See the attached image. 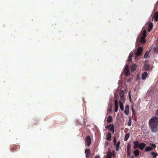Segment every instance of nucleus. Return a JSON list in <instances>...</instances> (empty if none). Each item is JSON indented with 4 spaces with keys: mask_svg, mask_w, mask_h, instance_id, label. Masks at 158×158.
I'll list each match as a JSON object with an SVG mask.
<instances>
[{
    "mask_svg": "<svg viewBox=\"0 0 158 158\" xmlns=\"http://www.w3.org/2000/svg\"><path fill=\"white\" fill-rule=\"evenodd\" d=\"M148 123L152 131L154 132H156L158 130V117L153 116L149 120Z\"/></svg>",
    "mask_w": 158,
    "mask_h": 158,
    "instance_id": "nucleus-1",
    "label": "nucleus"
},
{
    "mask_svg": "<svg viewBox=\"0 0 158 158\" xmlns=\"http://www.w3.org/2000/svg\"><path fill=\"white\" fill-rule=\"evenodd\" d=\"M116 137L115 136H114V140L113 143L114 145L116 146V149L117 151H118L119 148L120 142L119 141H118L117 143H116Z\"/></svg>",
    "mask_w": 158,
    "mask_h": 158,
    "instance_id": "nucleus-2",
    "label": "nucleus"
},
{
    "mask_svg": "<svg viewBox=\"0 0 158 158\" xmlns=\"http://www.w3.org/2000/svg\"><path fill=\"white\" fill-rule=\"evenodd\" d=\"M105 127L110 131L112 133H114V126L113 124H110L107 125Z\"/></svg>",
    "mask_w": 158,
    "mask_h": 158,
    "instance_id": "nucleus-3",
    "label": "nucleus"
},
{
    "mask_svg": "<svg viewBox=\"0 0 158 158\" xmlns=\"http://www.w3.org/2000/svg\"><path fill=\"white\" fill-rule=\"evenodd\" d=\"M85 144L86 146H89L91 143V139L90 136H87L85 139Z\"/></svg>",
    "mask_w": 158,
    "mask_h": 158,
    "instance_id": "nucleus-4",
    "label": "nucleus"
},
{
    "mask_svg": "<svg viewBox=\"0 0 158 158\" xmlns=\"http://www.w3.org/2000/svg\"><path fill=\"white\" fill-rule=\"evenodd\" d=\"M143 51V48L142 47H138L137 50V52L135 53L136 57H137L139 56H141L142 55V52Z\"/></svg>",
    "mask_w": 158,
    "mask_h": 158,
    "instance_id": "nucleus-5",
    "label": "nucleus"
},
{
    "mask_svg": "<svg viewBox=\"0 0 158 158\" xmlns=\"http://www.w3.org/2000/svg\"><path fill=\"white\" fill-rule=\"evenodd\" d=\"M120 100L119 101V103L120 102H124L125 100V98L124 97V93L123 92L121 93L120 94Z\"/></svg>",
    "mask_w": 158,
    "mask_h": 158,
    "instance_id": "nucleus-6",
    "label": "nucleus"
},
{
    "mask_svg": "<svg viewBox=\"0 0 158 158\" xmlns=\"http://www.w3.org/2000/svg\"><path fill=\"white\" fill-rule=\"evenodd\" d=\"M133 143L134 144V149H136L137 148L139 147V144H140L139 143V142L138 141H134L133 142Z\"/></svg>",
    "mask_w": 158,
    "mask_h": 158,
    "instance_id": "nucleus-7",
    "label": "nucleus"
},
{
    "mask_svg": "<svg viewBox=\"0 0 158 158\" xmlns=\"http://www.w3.org/2000/svg\"><path fill=\"white\" fill-rule=\"evenodd\" d=\"M86 154L85 156L86 158H88L89 157L90 154V150L89 149H86L85 152Z\"/></svg>",
    "mask_w": 158,
    "mask_h": 158,
    "instance_id": "nucleus-8",
    "label": "nucleus"
},
{
    "mask_svg": "<svg viewBox=\"0 0 158 158\" xmlns=\"http://www.w3.org/2000/svg\"><path fill=\"white\" fill-rule=\"evenodd\" d=\"M146 144L144 143H141L139 144V148L141 150H143L146 147Z\"/></svg>",
    "mask_w": 158,
    "mask_h": 158,
    "instance_id": "nucleus-9",
    "label": "nucleus"
},
{
    "mask_svg": "<svg viewBox=\"0 0 158 158\" xmlns=\"http://www.w3.org/2000/svg\"><path fill=\"white\" fill-rule=\"evenodd\" d=\"M153 18H154L155 21L157 22L158 21V12L154 13Z\"/></svg>",
    "mask_w": 158,
    "mask_h": 158,
    "instance_id": "nucleus-10",
    "label": "nucleus"
},
{
    "mask_svg": "<svg viewBox=\"0 0 158 158\" xmlns=\"http://www.w3.org/2000/svg\"><path fill=\"white\" fill-rule=\"evenodd\" d=\"M106 139L108 141H110L111 137V134L110 132H108L106 135Z\"/></svg>",
    "mask_w": 158,
    "mask_h": 158,
    "instance_id": "nucleus-11",
    "label": "nucleus"
},
{
    "mask_svg": "<svg viewBox=\"0 0 158 158\" xmlns=\"http://www.w3.org/2000/svg\"><path fill=\"white\" fill-rule=\"evenodd\" d=\"M153 27V23H150L149 24L148 26V32H150Z\"/></svg>",
    "mask_w": 158,
    "mask_h": 158,
    "instance_id": "nucleus-12",
    "label": "nucleus"
},
{
    "mask_svg": "<svg viewBox=\"0 0 158 158\" xmlns=\"http://www.w3.org/2000/svg\"><path fill=\"white\" fill-rule=\"evenodd\" d=\"M113 121V119L112 117L110 115H109L106 120V122L108 123H110L112 122Z\"/></svg>",
    "mask_w": 158,
    "mask_h": 158,
    "instance_id": "nucleus-13",
    "label": "nucleus"
},
{
    "mask_svg": "<svg viewBox=\"0 0 158 158\" xmlns=\"http://www.w3.org/2000/svg\"><path fill=\"white\" fill-rule=\"evenodd\" d=\"M148 75V73L147 72H144L143 73L142 75V78L143 80H144L146 79Z\"/></svg>",
    "mask_w": 158,
    "mask_h": 158,
    "instance_id": "nucleus-14",
    "label": "nucleus"
},
{
    "mask_svg": "<svg viewBox=\"0 0 158 158\" xmlns=\"http://www.w3.org/2000/svg\"><path fill=\"white\" fill-rule=\"evenodd\" d=\"M145 151L148 152L152 151L153 150V148L150 146H148L145 148Z\"/></svg>",
    "mask_w": 158,
    "mask_h": 158,
    "instance_id": "nucleus-15",
    "label": "nucleus"
},
{
    "mask_svg": "<svg viewBox=\"0 0 158 158\" xmlns=\"http://www.w3.org/2000/svg\"><path fill=\"white\" fill-rule=\"evenodd\" d=\"M151 154L153 158H156V156L158 155V154L157 153H155L153 152H151Z\"/></svg>",
    "mask_w": 158,
    "mask_h": 158,
    "instance_id": "nucleus-16",
    "label": "nucleus"
},
{
    "mask_svg": "<svg viewBox=\"0 0 158 158\" xmlns=\"http://www.w3.org/2000/svg\"><path fill=\"white\" fill-rule=\"evenodd\" d=\"M134 153L135 157L139 155V150L136 149L134 152Z\"/></svg>",
    "mask_w": 158,
    "mask_h": 158,
    "instance_id": "nucleus-17",
    "label": "nucleus"
},
{
    "mask_svg": "<svg viewBox=\"0 0 158 158\" xmlns=\"http://www.w3.org/2000/svg\"><path fill=\"white\" fill-rule=\"evenodd\" d=\"M136 67L137 65L135 64H133L131 67V71L132 72L134 71L136 69Z\"/></svg>",
    "mask_w": 158,
    "mask_h": 158,
    "instance_id": "nucleus-18",
    "label": "nucleus"
},
{
    "mask_svg": "<svg viewBox=\"0 0 158 158\" xmlns=\"http://www.w3.org/2000/svg\"><path fill=\"white\" fill-rule=\"evenodd\" d=\"M130 135V134L129 133H128L126 134L124 138V140L125 141H127Z\"/></svg>",
    "mask_w": 158,
    "mask_h": 158,
    "instance_id": "nucleus-19",
    "label": "nucleus"
},
{
    "mask_svg": "<svg viewBox=\"0 0 158 158\" xmlns=\"http://www.w3.org/2000/svg\"><path fill=\"white\" fill-rule=\"evenodd\" d=\"M145 38V37H142L140 38V41L142 44L146 42Z\"/></svg>",
    "mask_w": 158,
    "mask_h": 158,
    "instance_id": "nucleus-20",
    "label": "nucleus"
},
{
    "mask_svg": "<svg viewBox=\"0 0 158 158\" xmlns=\"http://www.w3.org/2000/svg\"><path fill=\"white\" fill-rule=\"evenodd\" d=\"M144 69L145 71L148 70L149 69V65L146 64H145L144 65Z\"/></svg>",
    "mask_w": 158,
    "mask_h": 158,
    "instance_id": "nucleus-21",
    "label": "nucleus"
},
{
    "mask_svg": "<svg viewBox=\"0 0 158 158\" xmlns=\"http://www.w3.org/2000/svg\"><path fill=\"white\" fill-rule=\"evenodd\" d=\"M119 104L121 110H123L124 109V107L123 103L122 102H120V103H119Z\"/></svg>",
    "mask_w": 158,
    "mask_h": 158,
    "instance_id": "nucleus-22",
    "label": "nucleus"
},
{
    "mask_svg": "<svg viewBox=\"0 0 158 158\" xmlns=\"http://www.w3.org/2000/svg\"><path fill=\"white\" fill-rule=\"evenodd\" d=\"M129 121L127 123V125L129 126H130L131 125V119L130 117H129Z\"/></svg>",
    "mask_w": 158,
    "mask_h": 158,
    "instance_id": "nucleus-23",
    "label": "nucleus"
},
{
    "mask_svg": "<svg viewBox=\"0 0 158 158\" xmlns=\"http://www.w3.org/2000/svg\"><path fill=\"white\" fill-rule=\"evenodd\" d=\"M16 147L15 146L11 147L10 150L12 152H14L16 150Z\"/></svg>",
    "mask_w": 158,
    "mask_h": 158,
    "instance_id": "nucleus-24",
    "label": "nucleus"
},
{
    "mask_svg": "<svg viewBox=\"0 0 158 158\" xmlns=\"http://www.w3.org/2000/svg\"><path fill=\"white\" fill-rule=\"evenodd\" d=\"M146 31L145 30H144L142 32V37H146Z\"/></svg>",
    "mask_w": 158,
    "mask_h": 158,
    "instance_id": "nucleus-25",
    "label": "nucleus"
},
{
    "mask_svg": "<svg viewBox=\"0 0 158 158\" xmlns=\"http://www.w3.org/2000/svg\"><path fill=\"white\" fill-rule=\"evenodd\" d=\"M154 51L155 52L157 53H158V46L154 47L153 48Z\"/></svg>",
    "mask_w": 158,
    "mask_h": 158,
    "instance_id": "nucleus-26",
    "label": "nucleus"
},
{
    "mask_svg": "<svg viewBox=\"0 0 158 158\" xmlns=\"http://www.w3.org/2000/svg\"><path fill=\"white\" fill-rule=\"evenodd\" d=\"M114 106L115 107H118V102L117 100H115V101Z\"/></svg>",
    "mask_w": 158,
    "mask_h": 158,
    "instance_id": "nucleus-27",
    "label": "nucleus"
},
{
    "mask_svg": "<svg viewBox=\"0 0 158 158\" xmlns=\"http://www.w3.org/2000/svg\"><path fill=\"white\" fill-rule=\"evenodd\" d=\"M124 72H125V74L126 76H128L130 75V72L129 70Z\"/></svg>",
    "mask_w": 158,
    "mask_h": 158,
    "instance_id": "nucleus-28",
    "label": "nucleus"
},
{
    "mask_svg": "<svg viewBox=\"0 0 158 158\" xmlns=\"http://www.w3.org/2000/svg\"><path fill=\"white\" fill-rule=\"evenodd\" d=\"M128 70H129L128 66V65H126L124 68V71H126Z\"/></svg>",
    "mask_w": 158,
    "mask_h": 158,
    "instance_id": "nucleus-29",
    "label": "nucleus"
},
{
    "mask_svg": "<svg viewBox=\"0 0 158 158\" xmlns=\"http://www.w3.org/2000/svg\"><path fill=\"white\" fill-rule=\"evenodd\" d=\"M124 113L126 115H127L129 114V110L125 109L124 111Z\"/></svg>",
    "mask_w": 158,
    "mask_h": 158,
    "instance_id": "nucleus-30",
    "label": "nucleus"
},
{
    "mask_svg": "<svg viewBox=\"0 0 158 158\" xmlns=\"http://www.w3.org/2000/svg\"><path fill=\"white\" fill-rule=\"evenodd\" d=\"M150 145L152 147L153 149H155L156 147V146L155 144H151Z\"/></svg>",
    "mask_w": 158,
    "mask_h": 158,
    "instance_id": "nucleus-31",
    "label": "nucleus"
},
{
    "mask_svg": "<svg viewBox=\"0 0 158 158\" xmlns=\"http://www.w3.org/2000/svg\"><path fill=\"white\" fill-rule=\"evenodd\" d=\"M131 145L130 144H128L127 146V150H131Z\"/></svg>",
    "mask_w": 158,
    "mask_h": 158,
    "instance_id": "nucleus-32",
    "label": "nucleus"
},
{
    "mask_svg": "<svg viewBox=\"0 0 158 158\" xmlns=\"http://www.w3.org/2000/svg\"><path fill=\"white\" fill-rule=\"evenodd\" d=\"M148 52H147L144 55V57L145 58H146L148 57Z\"/></svg>",
    "mask_w": 158,
    "mask_h": 158,
    "instance_id": "nucleus-33",
    "label": "nucleus"
},
{
    "mask_svg": "<svg viewBox=\"0 0 158 158\" xmlns=\"http://www.w3.org/2000/svg\"><path fill=\"white\" fill-rule=\"evenodd\" d=\"M127 155L128 156H130L131 155V150H127Z\"/></svg>",
    "mask_w": 158,
    "mask_h": 158,
    "instance_id": "nucleus-34",
    "label": "nucleus"
},
{
    "mask_svg": "<svg viewBox=\"0 0 158 158\" xmlns=\"http://www.w3.org/2000/svg\"><path fill=\"white\" fill-rule=\"evenodd\" d=\"M132 60V57H131L130 56L128 57V59L127 60V61H131Z\"/></svg>",
    "mask_w": 158,
    "mask_h": 158,
    "instance_id": "nucleus-35",
    "label": "nucleus"
},
{
    "mask_svg": "<svg viewBox=\"0 0 158 158\" xmlns=\"http://www.w3.org/2000/svg\"><path fill=\"white\" fill-rule=\"evenodd\" d=\"M131 110H132V113L133 114H135V112L133 109V107H131Z\"/></svg>",
    "mask_w": 158,
    "mask_h": 158,
    "instance_id": "nucleus-36",
    "label": "nucleus"
},
{
    "mask_svg": "<svg viewBox=\"0 0 158 158\" xmlns=\"http://www.w3.org/2000/svg\"><path fill=\"white\" fill-rule=\"evenodd\" d=\"M133 55H134V53L133 52H130V53L129 54V56H130L131 57H133Z\"/></svg>",
    "mask_w": 158,
    "mask_h": 158,
    "instance_id": "nucleus-37",
    "label": "nucleus"
},
{
    "mask_svg": "<svg viewBox=\"0 0 158 158\" xmlns=\"http://www.w3.org/2000/svg\"><path fill=\"white\" fill-rule=\"evenodd\" d=\"M129 106L128 105H127L125 106V109L127 110H129Z\"/></svg>",
    "mask_w": 158,
    "mask_h": 158,
    "instance_id": "nucleus-38",
    "label": "nucleus"
},
{
    "mask_svg": "<svg viewBox=\"0 0 158 158\" xmlns=\"http://www.w3.org/2000/svg\"><path fill=\"white\" fill-rule=\"evenodd\" d=\"M118 107H115L114 109V111L116 112L118 110Z\"/></svg>",
    "mask_w": 158,
    "mask_h": 158,
    "instance_id": "nucleus-39",
    "label": "nucleus"
},
{
    "mask_svg": "<svg viewBox=\"0 0 158 158\" xmlns=\"http://www.w3.org/2000/svg\"><path fill=\"white\" fill-rule=\"evenodd\" d=\"M156 115L158 116V109L156 110Z\"/></svg>",
    "mask_w": 158,
    "mask_h": 158,
    "instance_id": "nucleus-40",
    "label": "nucleus"
},
{
    "mask_svg": "<svg viewBox=\"0 0 158 158\" xmlns=\"http://www.w3.org/2000/svg\"><path fill=\"white\" fill-rule=\"evenodd\" d=\"M94 158H100V157L99 156H96L94 157Z\"/></svg>",
    "mask_w": 158,
    "mask_h": 158,
    "instance_id": "nucleus-41",
    "label": "nucleus"
},
{
    "mask_svg": "<svg viewBox=\"0 0 158 158\" xmlns=\"http://www.w3.org/2000/svg\"><path fill=\"white\" fill-rule=\"evenodd\" d=\"M130 158H135L134 156H132Z\"/></svg>",
    "mask_w": 158,
    "mask_h": 158,
    "instance_id": "nucleus-42",
    "label": "nucleus"
}]
</instances>
